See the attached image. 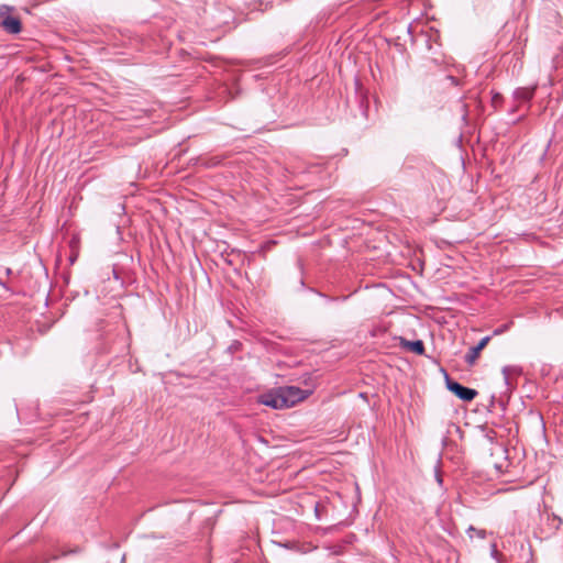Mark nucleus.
I'll use <instances>...</instances> for the list:
<instances>
[{
    "mask_svg": "<svg viewBox=\"0 0 563 563\" xmlns=\"http://www.w3.org/2000/svg\"><path fill=\"white\" fill-rule=\"evenodd\" d=\"M307 397L308 393L297 386H283L261 395L258 402L273 409H285Z\"/></svg>",
    "mask_w": 563,
    "mask_h": 563,
    "instance_id": "f257e3e1",
    "label": "nucleus"
},
{
    "mask_svg": "<svg viewBox=\"0 0 563 563\" xmlns=\"http://www.w3.org/2000/svg\"><path fill=\"white\" fill-rule=\"evenodd\" d=\"M9 10L8 5L0 8V27L9 34H18L22 30V23L19 18L8 14Z\"/></svg>",
    "mask_w": 563,
    "mask_h": 563,
    "instance_id": "f03ea898",
    "label": "nucleus"
},
{
    "mask_svg": "<svg viewBox=\"0 0 563 563\" xmlns=\"http://www.w3.org/2000/svg\"><path fill=\"white\" fill-rule=\"evenodd\" d=\"M446 387L451 393L464 401H472L477 396V391L475 389L465 387L457 382L449 379V377H446Z\"/></svg>",
    "mask_w": 563,
    "mask_h": 563,
    "instance_id": "7ed1b4c3",
    "label": "nucleus"
},
{
    "mask_svg": "<svg viewBox=\"0 0 563 563\" xmlns=\"http://www.w3.org/2000/svg\"><path fill=\"white\" fill-rule=\"evenodd\" d=\"M490 339H492L490 335L484 336L481 339V341L477 343V345L470 349V351L465 355V362L468 365H473L476 362V360L479 356L481 351L488 344Z\"/></svg>",
    "mask_w": 563,
    "mask_h": 563,
    "instance_id": "20e7f679",
    "label": "nucleus"
},
{
    "mask_svg": "<svg viewBox=\"0 0 563 563\" xmlns=\"http://www.w3.org/2000/svg\"><path fill=\"white\" fill-rule=\"evenodd\" d=\"M399 346L413 352L417 355L424 354V344L421 340L409 341L402 336L398 338Z\"/></svg>",
    "mask_w": 563,
    "mask_h": 563,
    "instance_id": "39448f33",
    "label": "nucleus"
},
{
    "mask_svg": "<svg viewBox=\"0 0 563 563\" xmlns=\"http://www.w3.org/2000/svg\"><path fill=\"white\" fill-rule=\"evenodd\" d=\"M220 256L228 265L233 266L243 255L240 249H223L220 252Z\"/></svg>",
    "mask_w": 563,
    "mask_h": 563,
    "instance_id": "423d86ee",
    "label": "nucleus"
},
{
    "mask_svg": "<svg viewBox=\"0 0 563 563\" xmlns=\"http://www.w3.org/2000/svg\"><path fill=\"white\" fill-rule=\"evenodd\" d=\"M536 87L532 88H517L514 92V98L519 102H529L534 96Z\"/></svg>",
    "mask_w": 563,
    "mask_h": 563,
    "instance_id": "0eeeda50",
    "label": "nucleus"
},
{
    "mask_svg": "<svg viewBox=\"0 0 563 563\" xmlns=\"http://www.w3.org/2000/svg\"><path fill=\"white\" fill-rule=\"evenodd\" d=\"M466 534L470 539L478 538V539H485L487 537V531L484 529H477L473 526H470L466 529Z\"/></svg>",
    "mask_w": 563,
    "mask_h": 563,
    "instance_id": "6e6552de",
    "label": "nucleus"
},
{
    "mask_svg": "<svg viewBox=\"0 0 563 563\" xmlns=\"http://www.w3.org/2000/svg\"><path fill=\"white\" fill-rule=\"evenodd\" d=\"M460 107L462 112V120L467 123V117H468V106L464 102V97L460 100Z\"/></svg>",
    "mask_w": 563,
    "mask_h": 563,
    "instance_id": "1a4fd4ad",
    "label": "nucleus"
},
{
    "mask_svg": "<svg viewBox=\"0 0 563 563\" xmlns=\"http://www.w3.org/2000/svg\"><path fill=\"white\" fill-rule=\"evenodd\" d=\"M511 324H512V322H508V323H504V324L499 325L498 328H496L493 331V335H500V334L507 332L510 329Z\"/></svg>",
    "mask_w": 563,
    "mask_h": 563,
    "instance_id": "9d476101",
    "label": "nucleus"
},
{
    "mask_svg": "<svg viewBox=\"0 0 563 563\" xmlns=\"http://www.w3.org/2000/svg\"><path fill=\"white\" fill-rule=\"evenodd\" d=\"M516 372V368L515 367H511V366H505L503 367V375H504V379H505V383L508 385L509 382V375L510 373H515Z\"/></svg>",
    "mask_w": 563,
    "mask_h": 563,
    "instance_id": "9b49d317",
    "label": "nucleus"
},
{
    "mask_svg": "<svg viewBox=\"0 0 563 563\" xmlns=\"http://www.w3.org/2000/svg\"><path fill=\"white\" fill-rule=\"evenodd\" d=\"M446 79L450 80L453 86H460L461 85L460 79L457 77H455L454 75H452V74H449L446 76Z\"/></svg>",
    "mask_w": 563,
    "mask_h": 563,
    "instance_id": "f8f14e48",
    "label": "nucleus"
},
{
    "mask_svg": "<svg viewBox=\"0 0 563 563\" xmlns=\"http://www.w3.org/2000/svg\"><path fill=\"white\" fill-rule=\"evenodd\" d=\"M219 162H220V161H219V159H217V158H211V159H210V162H208V163H203V165H205L206 167H211V166H216V165H218V164H219Z\"/></svg>",
    "mask_w": 563,
    "mask_h": 563,
    "instance_id": "ddd939ff",
    "label": "nucleus"
},
{
    "mask_svg": "<svg viewBox=\"0 0 563 563\" xmlns=\"http://www.w3.org/2000/svg\"><path fill=\"white\" fill-rule=\"evenodd\" d=\"M78 257V253L77 252H73L70 255H69V263L70 264H74L76 262Z\"/></svg>",
    "mask_w": 563,
    "mask_h": 563,
    "instance_id": "4468645a",
    "label": "nucleus"
},
{
    "mask_svg": "<svg viewBox=\"0 0 563 563\" xmlns=\"http://www.w3.org/2000/svg\"><path fill=\"white\" fill-rule=\"evenodd\" d=\"M453 69L455 73L460 74V73L464 71V66L453 65Z\"/></svg>",
    "mask_w": 563,
    "mask_h": 563,
    "instance_id": "2eb2a0df",
    "label": "nucleus"
},
{
    "mask_svg": "<svg viewBox=\"0 0 563 563\" xmlns=\"http://www.w3.org/2000/svg\"><path fill=\"white\" fill-rule=\"evenodd\" d=\"M435 478H437V482L441 485L442 484V476H441L439 471L435 472Z\"/></svg>",
    "mask_w": 563,
    "mask_h": 563,
    "instance_id": "dca6fc26",
    "label": "nucleus"
},
{
    "mask_svg": "<svg viewBox=\"0 0 563 563\" xmlns=\"http://www.w3.org/2000/svg\"><path fill=\"white\" fill-rule=\"evenodd\" d=\"M499 99H501V96L499 93H496L494 97H493V103H496Z\"/></svg>",
    "mask_w": 563,
    "mask_h": 563,
    "instance_id": "f3484780",
    "label": "nucleus"
},
{
    "mask_svg": "<svg viewBox=\"0 0 563 563\" xmlns=\"http://www.w3.org/2000/svg\"><path fill=\"white\" fill-rule=\"evenodd\" d=\"M279 545H280V547H284V548H286V549H292V548H294V545H292V544H289V543H285V544L279 543Z\"/></svg>",
    "mask_w": 563,
    "mask_h": 563,
    "instance_id": "a211bd4d",
    "label": "nucleus"
},
{
    "mask_svg": "<svg viewBox=\"0 0 563 563\" xmlns=\"http://www.w3.org/2000/svg\"><path fill=\"white\" fill-rule=\"evenodd\" d=\"M423 37L426 38V43L428 44L429 49H432V46L429 44V36L423 34Z\"/></svg>",
    "mask_w": 563,
    "mask_h": 563,
    "instance_id": "6ab92c4d",
    "label": "nucleus"
},
{
    "mask_svg": "<svg viewBox=\"0 0 563 563\" xmlns=\"http://www.w3.org/2000/svg\"><path fill=\"white\" fill-rule=\"evenodd\" d=\"M497 553V549H496V545L493 544V549H492V554L495 555Z\"/></svg>",
    "mask_w": 563,
    "mask_h": 563,
    "instance_id": "aec40b11",
    "label": "nucleus"
}]
</instances>
